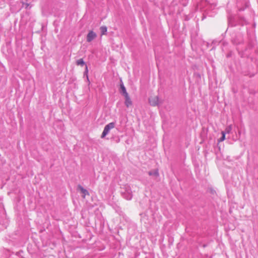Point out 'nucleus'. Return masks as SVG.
Returning <instances> with one entry per match:
<instances>
[{
    "label": "nucleus",
    "mask_w": 258,
    "mask_h": 258,
    "mask_svg": "<svg viewBox=\"0 0 258 258\" xmlns=\"http://www.w3.org/2000/svg\"><path fill=\"white\" fill-rule=\"evenodd\" d=\"M97 37V35L96 33H95L93 31H90L89 32L87 35V41L88 42H91L93 39H94Z\"/></svg>",
    "instance_id": "nucleus-4"
},
{
    "label": "nucleus",
    "mask_w": 258,
    "mask_h": 258,
    "mask_svg": "<svg viewBox=\"0 0 258 258\" xmlns=\"http://www.w3.org/2000/svg\"><path fill=\"white\" fill-rule=\"evenodd\" d=\"M211 8L212 10H214L215 7H216V4H213L211 5Z\"/></svg>",
    "instance_id": "nucleus-14"
},
{
    "label": "nucleus",
    "mask_w": 258,
    "mask_h": 258,
    "mask_svg": "<svg viewBox=\"0 0 258 258\" xmlns=\"http://www.w3.org/2000/svg\"><path fill=\"white\" fill-rule=\"evenodd\" d=\"M115 127V123L112 122L106 125L102 133L101 138H104L109 132L110 130Z\"/></svg>",
    "instance_id": "nucleus-1"
},
{
    "label": "nucleus",
    "mask_w": 258,
    "mask_h": 258,
    "mask_svg": "<svg viewBox=\"0 0 258 258\" xmlns=\"http://www.w3.org/2000/svg\"><path fill=\"white\" fill-rule=\"evenodd\" d=\"M88 67H87V66H86V68H85V72H84V75L86 76V78H87V81H88V82H89V77H88Z\"/></svg>",
    "instance_id": "nucleus-11"
},
{
    "label": "nucleus",
    "mask_w": 258,
    "mask_h": 258,
    "mask_svg": "<svg viewBox=\"0 0 258 258\" xmlns=\"http://www.w3.org/2000/svg\"><path fill=\"white\" fill-rule=\"evenodd\" d=\"M243 10H244L243 9H240V10H242V11H243Z\"/></svg>",
    "instance_id": "nucleus-17"
},
{
    "label": "nucleus",
    "mask_w": 258,
    "mask_h": 258,
    "mask_svg": "<svg viewBox=\"0 0 258 258\" xmlns=\"http://www.w3.org/2000/svg\"><path fill=\"white\" fill-rule=\"evenodd\" d=\"M150 175H154L157 176L159 175L158 171L157 170L151 171L149 172Z\"/></svg>",
    "instance_id": "nucleus-9"
},
{
    "label": "nucleus",
    "mask_w": 258,
    "mask_h": 258,
    "mask_svg": "<svg viewBox=\"0 0 258 258\" xmlns=\"http://www.w3.org/2000/svg\"><path fill=\"white\" fill-rule=\"evenodd\" d=\"M149 102L152 106H157L159 103V98L158 96H151L149 98Z\"/></svg>",
    "instance_id": "nucleus-3"
},
{
    "label": "nucleus",
    "mask_w": 258,
    "mask_h": 258,
    "mask_svg": "<svg viewBox=\"0 0 258 258\" xmlns=\"http://www.w3.org/2000/svg\"><path fill=\"white\" fill-rule=\"evenodd\" d=\"M123 197L127 200H131L132 199V192L129 187H126L124 191L122 192Z\"/></svg>",
    "instance_id": "nucleus-2"
},
{
    "label": "nucleus",
    "mask_w": 258,
    "mask_h": 258,
    "mask_svg": "<svg viewBox=\"0 0 258 258\" xmlns=\"http://www.w3.org/2000/svg\"><path fill=\"white\" fill-rule=\"evenodd\" d=\"M125 98V102L124 104L126 107H130L132 105V101L129 96V95H127L126 96H124Z\"/></svg>",
    "instance_id": "nucleus-6"
},
{
    "label": "nucleus",
    "mask_w": 258,
    "mask_h": 258,
    "mask_svg": "<svg viewBox=\"0 0 258 258\" xmlns=\"http://www.w3.org/2000/svg\"><path fill=\"white\" fill-rule=\"evenodd\" d=\"M101 34L104 35L107 32V27L106 26H101L100 28Z\"/></svg>",
    "instance_id": "nucleus-10"
},
{
    "label": "nucleus",
    "mask_w": 258,
    "mask_h": 258,
    "mask_svg": "<svg viewBox=\"0 0 258 258\" xmlns=\"http://www.w3.org/2000/svg\"><path fill=\"white\" fill-rule=\"evenodd\" d=\"M225 139V133L224 132H222V137L219 139V142H222Z\"/></svg>",
    "instance_id": "nucleus-12"
},
{
    "label": "nucleus",
    "mask_w": 258,
    "mask_h": 258,
    "mask_svg": "<svg viewBox=\"0 0 258 258\" xmlns=\"http://www.w3.org/2000/svg\"><path fill=\"white\" fill-rule=\"evenodd\" d=\"M26 8H27V7H28L29 4H26Z\"/></svg>",
    "instance_id": "nucleus-16"
},
{
    "label": "nucleus",
    "mask_w": 258,
    "mask_h": 258,
    "mask_svg": "<svg viewBox=\"0 0 258 258\" xmlns=\"http://www.w3.org/2000/svg\"><path fill=\"white\" fill-rule=\"evenodd\" d=\"M209 16H210V17H212L213 16V15L212 14H208Z\"/></svg>",
    "instance_id": "nucleus-15"
},
{
    "label": "nucleus",
    "mask_w": 258,
    "mask_h": 258,
    "mask_svg": "<svg viewBox=\"0 0 258 258\" xmlns=\"http://www.w3.org/2000/svg\"><path fill=\"white\" fill-rule=\"evenodd\" d=\"M78 188L80 189L81 192L83 194V198H85V196L86 195H89V192L88 191H87V190H86V189H85L83 187H82L81 185H79L78 186Z\"/></svg>",
    "instance_id": "nucleus-7"
},
{
    "label": "nucleus",
    "mask_w": 258,
    "mask_h": 258,
    "mask_svg": "<svg viewBox=\"0 0 258 258\" xmlns=\"http://www.w3.org/2000/svg\"><path fill=\"white\" fill-rule=\"evenodd\" d=\"M231 126H229L227 127H226L225 133H229L231 131Z\"/></svg>",
    "instance_id": "nucleus-13"
},
{
    "label": "nucleus",
    "mask_w": 258,
    "mask_h": 258,
    "mask_svg": "<svg viewBox=\"0 0 258 258\" xmlns=\"http://www.w3.org/2000/svg\"><path fill=\"white\" fill-rule=\"evenodd\" d=\"M120 92L121 94H122V95L124 96V97L128 95L127 92H126V88L121 80V83L120 84Z\"/></svg>",
    "instance_id": "nucleus-5"
},
{
    "label": "nucleus",
    "mask_w": 258,
    "mask_h": 258,
    "mask_svg": "<svg viewBox=\"0 0 258 258\" xmlns=\"http://www.w3.org/2000/svg\"><path fill=\"white\" fill-rule=\"evenodd\" d=\"M85 63L82 58L79 59L76 61V64L78 66H83L85 65Z\"/></svg>",
    "instance_id": "nucleus-8"
}]
</instances>
